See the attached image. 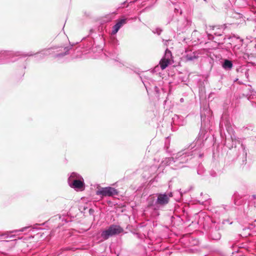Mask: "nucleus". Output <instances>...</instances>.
I'll return each instance as SVG.
<instances>
[{
    "instance_id": "obj_6",
    "label": "nucleus",
    "mask_w": 256,
    "mask_h": 256,
    "mask_svg": "<svg viewBox=\"0 0 256 256\" xmlns=\"http://www.w3.org/2000/svg\"><path fill=\"white\" fill-rule=\"evenodd\" d=\"M198 58V54L196 52L192 50H186L182 56V60L185 62L192 61Z\"/></svg>"
},
{
    "instance_id": "obj_20",
    "label": "nucleus",
    "mask_w": 256,
    "mask_h": 256,
    "mask_svg": "<svg viewBox=\"0 0 256 256\" xmlns=\"http://www.w3.org/2000/svg\"><path fill=\"white\" fill-rule=\"evenodd\" d=\"M202 115H203V114H202V112H201V118H202Z\"/></svg>"
},
{
    "instance_id": "obj_21",
    "label": "nucleus",
    "mask_w": 256,
    "mask_h": 256,
    "mask_svg": "<svg viewBox=\"0 0 256 256\" xmlns=\"http://www.w3.org/2000/svg\"><path fill=\"white\" fill-rule=\"evenodd\" d=\"M216 28V26H212L213 30H214V28Z\"/></svg>"
},
{
    "instance_id": "obj_17",
    "label": "nucleus",
    "mask_w": 256,
    "mask_h": 256,
    "mask_svg": "<svg viewBox=\"0 0 256 256\" xmlns=\"http://www.w3.org/2000/svg\"><path fill=\"white\" fill-rule=\"evenodd\" d=\"M51 50V49H48L46 50L45 52H46V54H50V51Z\"/></svg>"
},
{
    "instance_id": "obj_15",
    "label": "nucleus",
    "mask_w": 256,
    "mask_h": 256,
    "mask_svg": "<svg viewBox=\"0 0 256 256\" xmlns=\"http://www.w3.org/2000/svg\"><path fill=\"white\" fill-rule=\"evenodd\" d=\"M162 32V30L160 28H156L155 30H153V32L154 34H157L158 35H160Z\"/></svg>"
},
{
    "instance_id": "obj_4",
    "label": "nucleus",
    "mask_w": 256,
    "mask_h": 256,
    "mask_svg": "<svg viewBox=\"0 0 256 256\" xmlns=\"http://www.w3.org/2000/svg\"><path fill=\"white\" fill-rule=\"evenodd\" d=\"M70 186L75 190L82 189L84 182L82 178L76 172H72L68 178Z\"/></svg>"
},
{
    "instance_id": "obj_22",
    "label": "nucleus",
    "mask_w": 256,
    "mask_h": 256,
    "mask_svg": "<svg viewBox=\"0 0 256 256\" xmlns=\"http://www.w3.org/2000/svg\"><path fill=\"white\" fill-rule=\"evenodd\" d=\"M182 100H183V99H182V98H181V99H180V101H181V102H182Z\"/></svg>"
},
{
    "instance_id": "obj_11",
    "label": "nucleus",
    "mask_w": 256,
    "mask_h": 256,
    "mask_svg": "<svg viewBox=\"0 0 256 256\" xmlns=\"http://www.w3.org/2000/svg\"><path fill=\"white\" fill-rule=\"evenodd\" d=\"M162 58L170 61L171 60L172 58V54L171 52L168 48L166 49L165 51L164 56Z\"/></svg>"
},
{
    "instance_id": "obj_1",
    "label": "nucleus",
    "mask_w": 256,
    "mask_h": 256,
    "mask_svg": "<svg viewBox=\"0 0 256 256\" xmlns=\"http://www.w3.org/2000/svg\"><path fill=\"white\" fill-rule=\"evenodd\" d=\"M192 156L191 152H180L175 154L174 156L166 158L164 162L168 165L174 164L175 168H173L174 169L182 168L184 166L183 164L188 162Z\"/></svg>"
},
{
    "instance_id": "obj_9",
    "label": "nucleus",
    "mask_w": 256,
    "mask_h": 256,
    "mask_svg": "<svg viewBox=\"0 0 256 256\" xmlns=\"http://www.w3.org/2000/svg\"><path fill=\"white\" fill-rule=\"evenodd\" d=\"M232 61L228 60H225L224 63L222 64V67L224 68L226 70H230L232 67Z\"/></svg>"
},
{
    "instance_id": "obj_16",
    "label": "nucleus",
    "mask_w": 256,
    "mask_h": 256,
    "mask_svg": "<svg viewBox=\"0 0 256 256\" xmlns=\"http://www.w3.org/2000/svg\"><path fill=\"white\" fill-rule=\"evenodd\" d=\"M162 41H163V42H164V44L166 46H167V43L168 42V40H162Z\"/></svg>"
},
{
    "instance_id": "obj_7",
    "label": "nucleus",
    "mask_w": 256,
    "mask_h": 256,
    "mask_svg": "<svg viewBox=\"0 0 256 256\" xmlns=\"http://www.w3.org/2000/svg\"><path fill=\"white\" fill-rule=\"evenodd\" d=\"M126 22V18H122L118 20L117 22L112 27V30L111 32V34H116L120 28Z\"/></svg>"
},
{
    "instance_id": "obj_3",
    "label": "nucleus",
    "mask_w": 256,
    "mask_h": 256,
    "mask_svg": "<svg viewBox=\"0 0 256 256\" xmlns=\"http://www.w3.org/2000/svg\"><path fill=\"white\" fill-rule=\"evenodd\" d=\"M123 228L119 225L112 224L108 228L102 230L100 234V240L104 241L108 240L110 237L119 234L123 232Z\"/></svg>"
},
{
    "instance_id": "obj_8",
    "label": "nucleus",
    "mask_w": 256,
    "mask_h": 256,
    "mask_svg": "<svg viewBox=\"0 0 256 256\" xmlns=\"http://www.w3.org/2000/svg\"><path fill=\"white\" fill-rule=\"evenodd\" d=\"M170 61L162 58L160 62L162 70L165 69L170 64Z\"/></svg>"
},
{
    "instance_id": "obj_14",
    "label": "nucleus",
    "mask_w": 256,
    "mask_h": 256,
    "mask_svg": "<svg viewBox=\"0 0 256 256\" xmlns=\"http://www.w3.org/2000/svg\"><path fill=\"white\" fill-rule=\"evenodd\" d=\"M27 228L26 227H25V228H22V229L20 230H13V231H11V232H8V233H13V232H24V230Z\"/></svg>"
},
{
    "instance_id": "obj_10",
    "label": "nucleus",
    "mask_w": 256,
    "mask_h": 256,
    "mask_svg": "<svg viewBox=\"0 0 256 256\" xmlns=\"http://www.w3.org/2000/svg\"><path fill=\"white\" fill-rule=\"evenodd\" d=\"M211 238L214 240H218L221 238V234L217 230H214L212 232Z\"/></svg>"
},
{
    "instance_id": "obj_13",
    "label": "nucleus",
    "mask_w": 256,
    "mask_h": 256,
    "mask_svg": "<svg viewBox=\"0 0 256 256\" xmlns=\"http://www.w3.org/2000/svg\"><path fill=\"white\" fill-rule=\"evenodd\" d=\"M64 50H65L64 54H59L56 55V56L59 57V56H64L66 54L69 50V49L68 48H65Z\"/></svg>"
},
{
    "instance_id": "obj_12",
    "label": "nucleus",
    "mask_w": 256,
    "mask_h": 256,
    "mask_svg": "<svg viewBox=\"0 0 256 256\" xmlns=\"http://www.w3.org/2000/svg\"><path fill=\"white\" fill-rule=\"evenodd\" d=\"M12 55V54L10 52H8L6 53L4 56L6 57V58L4 62H2L1 63L2 64V63L10 62H14L15 60H13L12 59H10L9 60H8V58L10 59V58H11Z\"/></svg>"
},
{
    "instance_id": "obj_5",
    "label": "nucleus",
    "mask_w": 256,
    "mask_h": 256,
    "mask_svg": "<svg viewBox=\"0 0 256 256\" xmlns=\"http://www.w3.org/2000/svg\"><path fill=\"white\" fill-rule=\"evenodd\" d=\"M98 195L102 196H112L116 195L118 192L116 189L112 187L102 188L96 192Z\"/></svg>"
},
{
    "instance_id": "obj_19",
    "label": "nucleus",
    "mask_w": 256,
    "mask_h": 256,
    "mask_svg": "<svg viewBox=\"0 0 256 256\" xmlns=\"http://www.w3.org/2000/svg\"><path fill=\"white\" fill-rule=\"evenodd\" d=\"M154 88H155L156 90L158 92V88L156 86H154Z\"/></svg>"
},
{
    "instance_id": "obj_2",
    "label": "nucleus",
    "mask_w": 256,
    "mask_h": 256,
    "mask_svg": "<svg viewBox=\"0 0 256 256\" xmlns=\"http://www.w3.org/2000/svg\"><path fill=\"white\" fill-rule=\"evenodd\" d=\"M156 195L157 199L156 201L154 196H150L148 200V206L152 207L154 210L158 208V206H164L168 204L170 198L172 196V193L157 194Z\"/></svg>"
},
{
    "instance_id": "obj_18",
    "label": "nucleus",
    "mask_w": 256,
    "mask_h": 256,
    "mask_svg": "<svg viewBox=\"0 0 256 256\" xmlns=\"http://www.w3.org/2000/svg\"><path fill=\"white\" fill-rule=\"evenodd\" d=\"M214 34L215 35H216V36H221L222 35L220 34H216V32H214Z\"/></svg>"
}]
</instances>
